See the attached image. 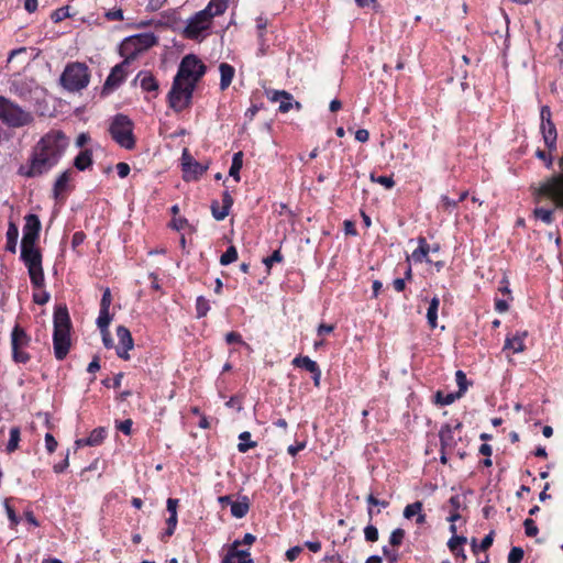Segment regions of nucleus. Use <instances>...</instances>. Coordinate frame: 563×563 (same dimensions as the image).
Here are the masks:
<instances>
[{
    "label": "nucleus",
    "instance_id": "c756f323",
    "mask_svg": "<svg viewBox=\"0 0 563 563\" xmlns=\"http://www.w3.org/2000/svg\"><path fill=\"white\" fill-rule=\"evenodd\" d=\"M450 531L455 534L456 533V526L455 525H451L450 526ZM467 539L465 537H459V536H453L449 542H448V547L450 549V551L452 553H457V550L462 549V545L464 543H466Z\"/></svg>",
    "mask_w": 563,
    "mask_h": 563
},
{
    "label": "nucleus",
    "instance_id": "f704fd0d",
    "mask_svg": "<svg viewBox=\"0 0 563 563\" xmlns=\"http://www.w3.org/2000/svg\"><path fill=\"white\" fill-rule=\"evenodd\" d=\"M106 433L107 431L104 428H97L91 431L88 438L85 439V442L89 446L99 445L106 438Z\"/></svg>",
    "mask_w": 563,
    "mask_h": 563
},
{
    "label": "nucleus",
    "instance_id": "37998d69",
    "mask_svg": "<svg viewBox=\"0 0 563 563\" xmlns=\"http://www.w3.org/2000/svg\"><path fill=\"white\" fill-rule=\"evenodd\" d=\"M369 178L373 183H377L387 189H391L395 186V181L391 176H375L374 174H371Z\"/></svg>",
    "mask_w": 563,
    "mask_h": 563
},
{
    "label": "nucleus",
    "instance_id": "4468645a",
    "mask_svg": "<svg viewBox=\"0 0 563 563\" xmlns=\"http://www.w3.org/2000/svg\"><path fill=\"white\" fill-rule=\"evenodd\" d=\"M183 170H184V178L186 180L197 179L199 176H201L206 170L207 166L196 162L187 150L183 153Z\"/></svg>",
    "mask_w": 563,
    "mask_h": 563
},
{
    "label": "nucleus",
    "instance_id": "ea45409f",
    "mask_svg": "<svg viewBox=\"0 0 563 563\" xmlns=\"http://www.w3.org/2000/svg\"><path fill=\"white\" fill-rule=\"evenodd\" d=\"M238 260V251L234 246H229L220 257L221 265H229Z\"/></svg>",
    "mask_w": 563,
    "mask_h": 563
},
{
    "label": "nucleus",
    "instance_id": "cd10ccee",
    "mask_svg": "<svg viewBox=\"0 0 563 563\" xmlns=\"http://www.w3.org/2000/svg\"><path fill=\"white\" fill-rule=\"evenodd\" d=\"M92 164V153L89 150L81 151L75 158L74 165L79 170H85Z\"/></svg>",
    "mask_w": 563,
    "mask_h": 563
},
{
    "label": "nucleus",
    "instance_id": "a211bd4d",
    "mask_svg": "<svg viewBox=\"0 0 563 563\" xmlns=\"http://www.w3.org/2000/svg\"><path fill=\"white\" fill-rule=\"evenodd\" d=\"M268 98L274 102H279V111L288 112L292 107V96L287 91L271 90L267 92Z\"/></svg>",
    "mask_w": 563,
    "mask_h": 563
},
{
    "label": "nucleus",
    "instance_id": "4be33fe9",
    "mask_svg": "<svg viewBox=\"0 0 563 563\" xmlns=\"http://www.w3.org/2000/svg\"><path fill=\"white\" fill-rule=\"evenodd\" d=\"M527 332H516L512 336H507L504 349L511 350L514 353L523 352L526 346L523 343Z\"/></svg>",
    "mask_w": 563,
    "mask_h": 563
},
{
    "label": "nucleus",
    "instance_id": "9b49d317",
    "mask_svg": "<svg viewBox=\"0 0 563 563\" xmlns=\"http://www.w3.org/2000/svg\"><path fill=\"white\" fill-rule=\"evenodd\" d=\"M30 341V336L19 325L13 328L11 333V345L14 362L25 364L30 360V355L25 352Z\"/></svg>",
    "mask_w": 563,
    "mask_h": 563
},
{
    "label": "nucleus",
    "instance_id": "864d4df0",
    "mask_svg": "<svg viewBox=\"0 0 563 563\" xmlns=\"http://www.w3.org/2000/svg\"><path fill=\"white\" fill-rule=\"evenodd\" d=\"M525 526V532L528 537H536L538 534V527L536 526L534 521L530 518L526 519L523 522Z\"/></svg>",
    "mask_w": 563,
    "mask_h": 563
},
{
    "label": "nucleus",
    "instance_id": "a19ab883",
    "mask_svg": "<svg viewBox=\"0 0 563 563\" xmlns=\"http://www.w3.org/2000/svg\"><path fill=\"white\" fill-rule=\"evenodd\" d=\"M461 395H459L457 393L456 394H446V395H443L441 391H438L435 394V401L442 406H446V405H451L452 402L455 401V399L460 398Z\"/></svg>",
    "mask_w": 563,
    "mask_h": 563
},
{
    "label": "nucleus",
    "instance_id": "dca6fc26",
    "mask_svg": "<svg viewBox=\"0 0 563 563\" xmlns=\"http://www.w3.org/2000/svg\"><path fill=\"white\" fill-rule=\"evenodd\" d=\"M117 336L119 339V346L117 347V353L119 357L123 360H129L130 355L128 352L133 349V339L131 332L123 325L118 327Z\"/></svg>",
    "mask_w": 563,
    "mask_h": 563
},
{
    "label": "nucleus",
    "instance_id": "c9c22d12",
    "mask_svg": "<svg viewBox=\"0 0 563 563\" xmlns=\"http://www.w3.org/2000/svg\"><path fill=\"white\" fill-rule=\"evenodd\" d=\"M240 443L238 444V450L241 453L247 452L250 449H253L257 445L255 441H251V433L249 431H244L239 435Z\"/></svg>",
    "mask_w": 563,
    "mask_h": 563
},
{
    "label": "nucleus",
    "instance_id": "473e14b6",
    "mask_svg": "<svg viewBox=\"0 0 563 563\" xmlns=\"http://www.w3.org/2000/svg\"><path fill=\"white\" fill-rule=\"evenodd\" d=\"M292 364L310 373L317 372V368H319L318 364L308 356H297L294 358Z\"/></svg>",
    "mask_w": 563,
    "mask_h": 563
},
{
    "label": "nucleus",
    "instance_id": "b1692460",
    "mask_svg": "<svg viewBox=\"0 0 563 563\" xmlns=\"http://www.w3.org/2000/svg\"><path fill=\"white\" fill-rule=\"evenodd\" d=\"M229 0H210L208 5L203 9L211 18L221 15L228 9Z\"/></svg>",
    "mask_w": 563,
    "mask_h": 563
},
{
    "label": "nucleus",
    "instance_id": "1a4fd4ad",
    "mask_svg": "<svg viewBox=\"0 0 563 563\" xmlns=\"http://www.w3.org/2000/svg\"><path fill=\"white\" fill-rule=\"evenodd\" d=\"M195 88L190 84H184L174 79L167 96L169 107L175 112L188 109L191 104Z\"/></svg>",
    "mask_w": 563,
    "mask_h": 563
},
{
    "label": "nucleus",
    "instance_id": "7c9ffc66",
    "mask_svg": "<svg viewBox=\"0 0 563 563\" xmlns=\"http://www.w3.org/2000/svg\"><path fill=\"white\" fill-rule=\"evenodd\" d=\"M242 165H243V153L236 152L233 155L232 164H231V167L229 170V175L231 177H233L235 179V181L240 180V170L242 168Z\"/></svg>",
    "mask_w": 563,
    "mask_h": 563
},
{
    "label": "nucleus",
    "instance_id": "6e6552de",
    "mask_svg": "<svg viewBox=\"0 0 563 563\" xmlns=\"http://www.w3.org/2000/svg\"><path fill=\"white\" fill-rule=\"evenodd\" d=\"M109 131L112 139L120 146L126 150H132L134 147L135 140L133 136V123L126 115H115Z\"/></svg>",
    "mask_w": 563,
    "mask_h": 563
},
{
    "label": "nucleus",
    "instance_id": "bb28decb",
    "mask_svg": "<svg viewBox=\"0 0 563 563\" xmlns=\"http://www.w3.org/2000/svg\"><path fill=\"white\" fill-rule=\"evenodd\" d=\"M250 509L249 498L243 496L241 500L231 503V514L235 518H243Z\"/></svg>",
    "mask_w": 563,
    "mask_h": 563
},
{
    "label": "nucleus",
    "instance_id": "ddd939ff",
    "mask_svg": "<svg viewBox=\"0 0 563 563\" xmlns=\"http://www.w3.org/2000/svg\"><path fill=\"white\" fill-rule=\"evenodd\" d=\"M41 230V222L37 216L27 214L23 227L21 244L35 245Z\"/></svg>",
    "mask_w": 563,
    "mask_h": 563
},
{
    "label": "nucleus",
    "instance_id": "6ab92c4d",
    "mask_svg": "<svg viewBox=\"0 0 563 563\" xmlns=\"http://www.w3.org/2000/svg\"><path fill=\"white\" fill-rule=\"evenodd\" d=\"M232 205H233V199L230 196V194L225 191L223 194V198H222L221 211H218V202L217 201L212 202V205H211V211H212L213 218L218 221L223 220L229 214V211H230V208L232 207Z\"/></svg>",
    "mask_w": 563,
    "mask_h": 563
},
{
    "label": "nucleus",
    "instance_id": "f257e3e1",
    "mask_svg": "<svg viewBox=\"0 0 563 563\" xmlns=\"http://www.w3.org/2000/svg\"><path fill=\"white\" fill-rule=\"evenodd\" d=\"M69 144L68 137L57 130L46 133L34 146L30 165H22L19 174L37 177L55 166Z\"/></svg>",
    "mask_w": 563,
    "mask_h": 563
},
{
    "label": "nucleus",
    "instance_id": "c85d7f7f",
    "mask_svg": "<svg viewBox=\"0 0 563 563\" xmlns=\"http://www.w3.org/2000/svg\"><path fill=\"white\" fill-rule=\"evenodd\" d=\"M439 305H440L439 298L433 297L430 301V305H429V308L427 311L428 323L432 329H434L437 327Z\"/></svg>",
    "mask_w": 563,
    "mask_h": 563
},
{
    "label": "nucleus",
    "instance_id": "39448f33",
    "mask_svg": "<svg viewBox=\"0 0 563 563\" xmlns=\"http://www.w3.org/2000/svg\"><path fill=\"white\" fill-rule=\"evenodd\" d=\"M206 73L205 64L195 55H186L178 67L177 74L174 79L190 84L196 87Z\"/></svg>",
    "mask_w": 563,
    "mask_h": 563
},
{
    "label": "nucleus",
    "instance_id": "f8f14e48",
    "mask_svg": "<svg viewBox=\"0 0 563 563\" xmlns=\"http://www.w3.org/2000/svg\"><path fill=\"white\" fill-rule=\"evenodd\" d=\"M212 23L211 14L201 10L192 15L185 27V35L190 40L199 38L205 31H207Z\"/></svg>",
    "mask_w": 563,
    "mask_h": 563
},
{
    "label": "nucleus",
    "instance_id": "4c0bfd02",
    "mask_svg": "<svg viewBox=\"0 0 563 563\" xmlns=\"http://www.w3.org/2000/svg\"><path fill=\"white\" fill-rule=\"evenodd\" d=\"M19 441H20V429H19V427H12L10 429V439L7 444V451L8 452L15 451L18 449Z\"/></svg>",
    "mask_w": 563,
    "mask_h": 563
},
{
    "label": "nucleus",
    "instance_id": "5701e85b",
    "mask_svg": "<svg viewBox=\"0 0 563 563\" xmlns=\"http://www.w3.org/2000/svg\"><path fill=\"white\" fill-rule=\"evenodd\" d=\"M220 71V89L225 90L232 82L235 69L228 63H221L219 65Z\"/></svg>",
    "mask_w": 563,
    "mask_h": 563
},
{
    "label": "nucleus",
    "instance_id": "72a5a7b5",
    "mask_svg": "<svg viewBox=\"0 0 563 563\" xmlns=\"http://www.w3.org/2000/svg\"><path fill=\"white\" fill-rule=\"evenodd\" d=\"M69 180H70V170L64 172L56 179L55 185H54V196H55V198H58V196L66 190Z\"/></svg>",
    "mask_w": 563,
    "mask_h": 563
},
{
    "label": "nucleus",
    "instance_id": "8fccbe9b",
    "mask_svg": "<svg viewBox=\"0 0 563 563\" xmlns=\"http://www.w3.org/2000/svg\"><path fill=\"white\" fill-rule=\"evenodd\" d=\"M405 531L400 528L395 529L389 537V542L393 547H398L402 543Z\"/></svg>",
    "mask_w": 563,
    "mask_h": 563
},
{
    "label": "nucleus",
    "instance_id": "13d9d810",
    "mask_svg": "<svg viewBox=\"0 0 563 563\" xmlns=\"http://www.w3.org/2000/svg\"><path fill=\"white\" fill-rule=\"evenodd\" d=\"M106 18L110 21L123 20V11L121 9L110 10L106 13Z\"/></svg>",
    "mask_w": 563,
    "mask_h": 563
},
{
    "label": "nucleus",
    "instance_id": "e2e57ef3",
    "mask_svg": "<svg viewBox=\"0 0 563 563\" xmlns=\"http://www.w3.org/2000/svg\"><path fill=\"white\" fill-rule=\"evenodd\" d=\"M366 500L371 506H380L383 508H386L388 506V501L379 500L373 494H369Z\"/></svg>",
    "mask_w": 563,
    "mask_h": 563
},
{
    "label": "nucleus",
    "instance_id": "49530a36",
    "mask_svg": "<svg viewBox=\"0 0 563 563\" xmlns=\"http://www.w3.org/2000/svg\"><path fill=\"white\" fill-rule=\"evenodd\" d=\"M457 203L459 201L452 200L445 195L441 196L440 208L449 213H451L457 207Z\"/></svg>",
    "mask_w": 563,
    "mask_h": 563
},
{
    "label": "nucleus",
    "instance_id": "20e7f679",
    "mask_svg": "<svg viewBox=\"0 0 563 563\" xmlns=\"http://www.w3.org/2000/svg\"><path fill=\"white\" fill-rule=\"evenodd\" d=\"M89 79L88 67L82 63H73L64 69L60 76V84L68 91L75 92L86 88Z\"/></svg>",
    "mask_w": 563,
    "mask_h": 563
},
{
    "label": "nucleus",
    "instance_id": "09e8293b",
    "mask_svg": "<svg viewBox=\"0 0 563 563\" xmlns=\"http://www.w3.org/2000/svg\"><path fill=\"white\" fill-rule=\"evenodd\" d=\"M534 214L538 219L542 220L544 223H551L553 218V211L544 208H537L534 210Z\"/></svg>",
    "mask_w": 563,
    "mask_h": 563
},
{
    "label": "nucleus",
    "instance_id": "de8ad7c7",
    "mask_svg": "<svg viewBox=\"0 0 563 563\" xmlns=\"http://www.w3.org/2000/svg\"><path fill=\"white\" fill-rule=\"evenodd\" d=\"M456 384L459 386V395H463L467 389V378L464 372L457 371L455 373Z\"/></svg>",
    "mask_w": 563,
    "mask_h": 563
},
{
    "label": "nucleus",
    "instance_id": "e433bc0d",
    "mask_svg": "<svg viewBox=\"0 0 563 563\" xmlns=\"http://www.w3.org/2000/svg\"><path fill=\"white\" fill-rule=\"evenodd\" d=\"M18 235H19L18 227L11 222L9 224V228L7 231V239H8L7 249H8V251L13 252V253L15 252Z\"/></svg>",
    "mask_w": 563,
    "mask_h": 563
},
{
    "label": "nucleus",
    "instance_id": "f03ea898",
    "mask_svg": "<svg viewBox=\"0 0 563 563\" xmlns=\"http://www.w3.org/2000/svg\"><path fill=\"white\" fill-rule=\"evenodd\" d=\"M71 322L66 306H58L54 312L53 345L57 360H64L70 349Z\"/></svg>",
    "mask_w": 563,
    "mask_h": 563
},
{
    "label": "nucleus",
    "instance_id": "aec40b11",
    "mask_svg": "<svg viewBox=\"0 0 563 563\" xmlns=\"http://www.w3.org/2000/svg\"><path fill=\"white\" fill-rule=\"evenodd\" d=\"M541 132L543 135V140L549 151L552 152L556 150V129L553 122H548L541 124Z\"/></svg>",
    "mask_w": 563,
    "mask_h": 563
},
{
    "label": "nucleus",
    "instance_id": "a18cd8bd",
    "mask_svg": "<svg viewBox=\"0 0 563 563\" xmlns=\"http://www.w3.org/2000/svg\"><path fill=\"white\" fill-rule=\"evenodd\" d=\"M4 509L8 515L9 520H10L11 528H15L20 522V518L15 514L14 509L10 506L9 499L4 500Z\"/></svg>",
    "mask_w": 563,
    "mask_h": 563
},
{
    "label": "nucleus",
    "instance_id": "2eb2a0df",
    "mask_svg": "<svg viewBox=\"0 0 563 563\" xmlns=\"http://www.w3.org/2000/svg\"><path fill=\"white\" fill-rule=\"evenodd\" d=\"M130 63H125V59L115 65L110 75L108 76L104 85H103V92H110L118 88L120 84L125 79L126 71L125 66H128Z\"/></svg>",
    "mask_w": 563,
    "mask_h": 563
},
{
    "label": "nucleus",
    "instance_id": "052dcab7",
    "mask_svg": "<svg viewBox=\"0 0 563 563\" xmlns=\"http://www.w3.org/2000/svg\"><path fill=\"white\" fill-rule=\"evenodd\" d=\"M111 292H110V289L107 288L102 295V298H101V302H100V308L101 309H109L110 308V305H111Z\"/></svg>",
    "mask_w": 563,
    "mask_h": 563
},
{
    "label": "nucleus",
    "instance_id": "0e129e2a",
    "mask_svg": "<svg viewBox=\"0 0 563 563\" xmlns=\"http://www.w3.org/2000/svg\"><path fill=\"white\" fill-rule=\"evenodd\" d=\"M537 157L545 163V166L550 168L552 166V156L547 155L542 150H538L536 153Z\"/></svg>",
    "mask_w": 563,
    "mask_h": 563
},
{
    "label": "nucleus",
    "instance_id": "680f3d73",
    "mask_svg": "<svg viewBox=\"0 0 563 563\" xmlns=\"http://www.w3.org/2000/svg\"><path fill=\"white\" fill-rule=\"evenodd\" d=\"M225 341L228 344H232V343H243L245 344L243 341H242V338L241 335L238 333V332H229L227 335H225Z\"/></svg>",
    "mask_w": 563,
    "mask_h": 563
},
{
    "label": "nucleus",
    "instance_id": "9d476101",
    "mask_svg": "<svg viewBox=\"0 0 563 563\" xmlns=\"http://www.w3.org/2000/svg\"><path fill=\"white\" fill-rule=\"evenodd\" d=\"M559 165L563 169V156ZM537 195L550 198L558 208L563 209V173L552 176L542 183L537 189Z\"/></svg>",
    "mask_w": 563,
    "mask_h": 563
},
{
    "label": "nucleus",
    "instance_id": "423d86ee",
    "mask_svg": "<svg viewBox=\"0 0 563 563\" xmlns=\"http://www.w3.org/2000/svg\"><path fill=\"white\" fill-rule=\"evenodd\" d=\"M156 44V37L152 33L137 34L125 38L120 46V54L125 63H131L144 51Z\"/></svg>",
    "mask_w": 563,
    "mask_h": 563
},
{
    "label": "nucleus",
    "instance_id": "412c9836",
    "mask_svg": "<svg viewBox=\"0 0 563 563\" xmlns=\"http://www.w3.org/2000/svg\"><path fill=\"white\" fill-rule=\"evenodd\" d=\"M422 503L421 501H415L412 504H409L404 509V517L406 519H411L412 517L416 518V522L418 525H423L426 522V515L422 512Z\"/></svg>",
    "mask_w": 563,
    "mask_h": 563
},
{
    "label": "nucleus",
    "instance_id": "58836bf2",
    "mask_svg": "<svg viewBox=\"0 0 563 563\" xmlns=\"http://www.w3.org/2000/svg\"><path fill=\"white\" fill-rule=\"evenodd\" d=\"M209 310H210L209 301L203 296H199L196 300L197 318H202V317L207 316Z\"/></svg>",
    "mask_w": 563,
    "mask_h": 563
},
{
    "label": "nucleus",
    "instance_id": "2f4dec72",
    "mask_svg": "<svg viewBox=\"0 0 563 563\" xmlns=\"http://www.w3.org/2000/svg\"><path fill=\"white\" fill-rule=\"evenodd\" d=\"M429 253V244L424 239H419V247L411 253V260L421 263L427 258Z\"/></svg>",
    "mask_w": 563,
    "mask_h": 563
},
{
    "label": "nucleus",
    "instance_id": "c03bdc74",
    "mask_svg": "<svg viewBox=\"0 0 563 563\" xmlns=\"http://www.w3.org/2000/svg\"><path fill=\"white\" fill-rule=\"evenodd\" d=\"M69 16V7H62L52 12L51 19L58 23Z\"/></svg>",
    "mask_w": 563,
    "mask_h": 563
},
{
    "label": "nucleus",
    "instance_id": "338daca9",
    "mask_svg": "<svg viewBox=\"0 0 563 563\" xmlns=\"http://www.w3.org/2000/svg\"><path fill=\"white\" fill-rule=\"evenodd\" d=\"M187 224V220L185 218H175L170 222V227L177 231H180Z\"/></svg>",
    "mask_w": 563,
    "mask_h": 563
},
{
    "label": "nucleus",
    "instance_id": "3c124183",
    "mask_svg": "<svg viewBox=\"0 0 563 563\" xmlns=\"http://www.w3.org/2000/svg\"><path fill=\"white\" fill-rule=\"evenodd\" d=\"M523 559V550L518 547H514L508 554V563H520Z\"/></svg>",
    "mask_w": 563,
    "mask_h": 563
},
{
    "label": "nucleus",
    "instance_id": "f3484780",
    "mask_svg": "<svg viewBox=\"0 0 563 563\" xmlns=\"http://www.w3.org/2000/svg\"><path fill=\"white\" fill-rule=\"evenodd\" d=\"M240 545L241 542L235 540L221 563H254L249 551L239 550Z\"/></svg>",
    "mask_w": 563,
    "mask_h": 563
},
{
    "label": "nucleus",
    "instance_id": "5fc2aeb1",
    "mask_svg": "<svg viewBox=\"0 0 563 563\" xmlns=\"http://www.w3.org/2000/svg\"><path fill=\"white\" fill-rule=\"evenodd\" d=\"M282 260H283V256H282L280 252L277 250V251H274L271 256L264 258L263 263L265 264V266L269 271L272 265H273V263H279V262H282Z\"/></svg>",
    "mask_w": 563,
    "mask_h": 563
},
{
    "label": "nucleus",
    "instance_id": "6e6d98bb",
    "mask_svg": "<svg viewBox=\"0 0 563 563\" xmlns=\"http://www.w3.org/2000/svg\"><path fill=\"white\" fill-rule=\"evenodd\" d=\"M301 551H302V548H301V547H299V545L292 547V548H290V549H288V550L286 551V559H287L289 562H292V561H295V560L299 556V554L301 553Z\"/></svg>",
    "mask_w": 563,
    "mask_h": 563
},
{
    "label": "nucleus",
    "instance_id": "0eeeda50",
    "mask_svg": "<svg viewBox=\"0 0 563 563\" xmlns=\"http://www.w3.org/2000/svg\"><path fill=\"white\" fill-rule=\"evenodd\" d=\"M21 257L27 267L32 284L37 288L43 287L44 273L40 251L35 245L21 244Z\"/></svg>",
    "mask_w": 563,
    "mask_h": 563
},
{
    "label": "nucleus",
    "instance_id": "393cba45",
    "mask_svg": "<svg viewBox=\"0 0 563 563\" xmlns=\"http://www.w3.org/2000/svg\"><path fill=\"white\" fill-rule=\"evenodd\" d=\"M140 80V86L145 91H157L158 82L150 73H140L136 77Z\"/></svg>",
    "mask_w": 563,
    "mask_h": 563
},
{
    "label": "nucleus",
    "instance_id": "79ce46f5",
    "mask_svg": "<svg viewBox=\"0 0 563 563\" xmlns=\"http://www.w3.org/2000/svg\"><path fill=\"white\" fill-rule=\"evenodd\" d=\"M110 322H111V316L109 313V309L100 308L99 316L97 319V324H98L99 329L100 330L108 329Z\"/></svg>",
    "mask_w": 563,
    "mask_h": 563
},
{
    "label": "nucleus",
    "instance_id": "7ed1b4c3",
    "mask_svg": "<svg viewBox=\"0 0 563 563\" xmlns=\"http://www.w3.org/2000/svg\"><path fill=\"white\" fill-rule=\"evenodd\" d=\"M0 120L9 128H22L33 122L31 112L0 96Z\"/></svg>",
    "mask_w": 563,
    "mask_h": 563
},
{
    "label": "nucleus",
    "instance_id": "bf43d9fd",
    "mask_svg": "<svg viewBox=\"0 0 563 563\" xmlns=\"http://www.w3.org/2000/svg\"><path fill=\"white\" fill-rule=\"evenodd\" d=\"M493 541H494V531L489 532L481 542V544L478 545L479 550L482 551H486L488 548H490V545L493 544Z\"/></svg>",
    "mask_w": 563,
    "mask_h": 563
},
{
    "label": "nucleus",
    "instance_id": "a878e982",
    "mask_svg": "<svg viewBox=\"0 0 563 563\" xmlns=\"http://www.w3.org/2000/svg\"><path fill=\"white\" fill-rule=\"evenodd\" d=\"M439 437L443 451H445L446 449H451L455 444L453 437V428L450 424H445L441 428Z\"/></svg>",
    "mask_w": 563,
    "mask_h": 563
},
{
    "label": "nucleus",
    "instance_id": "4d7b16f0",
    "mask_svg": "<svg viewBox=\"0 0 563 563\" xmlns=\"http://www.w3.org/2000/svg\"><path fill=\"white\" fill-rule=\"evenodd\" d=\"M45 445L49 453H53L57 448V441L51 433L45 434Z\"/></svg>",
    "mask_w": 563,
    "mask_h": 563
},
{
    "label": "nucleus",
    "instance_id": "603ef678",
    "mask_svg": "<svg viewBox=\"0 0 563 563\" xmlns=\"http://www.w3.org/2000/svg\"><path fill=\"white\" fill-rule=\"evenodd\" d=\"M364 536L366 541L375 542L378 540V530L376 527L369 525L364 529Z\"/></svg>",
    "mask_w": 563,
    "mask_h": 563
},
{
    "label": "nucleus",
    "instance_id": "774afa93",
    "mask_svg": "<svg viewBox=\"0 0 563 563\" xmlns=\"http://www.w3.org/2000/svg\"><path fill=\"white\" fill-rule=\"evenodd\" d=\"M355 139L358 141V142H362V143H365L368 141L369 139V133L367 130L365 129H360L355 132Z\"/></svg>",
    "mask_w": 563,
    "mask_h": 563
},
{
    "label": "nucleus",
    "instance_id": "69168bd1",
    "mask_svg": "<svg viewBox=\"0 0 563 563\" xmlns=\"http://www.w3.org/2000/svg\"><path fill=\"white\" fill-rule=\"evenodd\" d=\"M117 172L121 178H125L130 173V166L126 163L117 164Z\"/></svg>",
    "mask_w": 563,
    "mask_h": 563
}]
</instances>
